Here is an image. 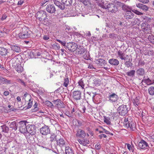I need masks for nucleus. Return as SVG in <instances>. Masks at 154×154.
<instances>
[{
	"instance_id": "37998d69",
	"label": "nucleus",
	"mask_w": 154,
	"mask_h": 154,
	"mask_svg": "<svg viewBox=\"0 0 154 154\" xmlns=\"http://www.w3.org/2000/svg\"><path fill=\"white\" fill-rule=\"evenodd\" d=\"M94 84L96 86H99L100 85V80L98 78H95L94 80Z\"/></svg>"
},
{
	"instance_id": "4c0bfd02",
	"label": "nucleus",
	"mask_w": 154,
	"mask_h": 154,
	"mask_svg": "<svg viewBox=\"0 0 154 154\" xmlns=\"http://www.w3.org/2000/svg\"><path fill=\"white\" fill-rule=\"evenodd\" d=\"M17 58L14 57L10 61V62L11 63L12 66L13 67L17 64L16 61L17 60Z\"/></svg>"
},
{
	"instance_id": "774afa93",
	"label": "nucleus",
	"mask_w": 154,
	"mask_h": 154,
	"mask_svg": "<svg viewBox=\"0 0 154 154\" xmlns=\"http://www.w3.org/2000/svg\"><path fill=\"white\" fill-rule=\"evenodd\" d=\"M95 147L97 149L99 150L100 149L101 146L99 143H98L96 144Z\"/></svg>"
},
{
	"instance_id": "cd10ccee",
	"label": "nucleus",
	"mask_w": 154,
	"mask_h": 154,
	"mask_svg": "<svg viewBox=\"0 0 154 154\" xmlns=\"http://www.w3.org/2000/svg\"><path fill=\"white\" fill-rule=\"evenodd\" d=\"M8 53V49L2 47H0V56L6 55Z\"/></svg>"
},
{
	"instance_id": "72a5a7b5",
	"label": "nucleus",
	"mask_w": 154,
	"mask_h": 154,
	"mask_svg": "<svg viewBox=\"0 0 154 154\" xmlns=\"http://www.w3.org/2000/svg\"><path fill=\"white\" fill-rule=\"evenodd\" d=\"M148 92L150 96H154V86L149 87L148 89Z\"/></svg>"
},
{
	"instance_id": "5701e85b",
	"label": "nucleus",
	"mask_w": 154,
	"mask_h": 154,
	"mask_svg": "<svg viewBox=\"0 0 154 154\" xmlns=\"http://www.w3.org/2000/svg\"><path fill=\"white\" fill-rule=\"evenodd\" d=\"M83 138L82 139H78V141L81 144L84 146H86L88 144L90 143V141L88 140L87 139Z\"/></svg>"
},
{
	"instance_id": "2eb2a0df",
	"label": "nucleus",
	"mask_w": 154,
	"mask_h": 154,
	"mask_svg": "<svg viewBox=\"0 0 154 154\" xmlns=\"http://www.w3.org/2000/svg\"><path fill=\"white\" fill-rule=\"evenodd\" d=\"M141 26L145 33L150 34L151 33V31L150 25L147 23H143L141 25Z\"/></svg>"
},
{
	"instance_id": "c756f323",
	"label": "nucleus",
	"mask_w": 154,
	"mask_h": 154,
	"mask_svg": "<svg viewBox=\"0 0 154 154\" xmlns=\"http://www.w3.org/2000/svg\"><path fill=\"white\" fill-rule=\"evenodd\" d=\"M132 59L130 60V58L128 59V60L125 62L124 64L125 66L128 68L131 67L133 66V63H132Z\"/></svg>"
},
{
	"instance_id": "e433bc0d",
	"label": "nucleus",
	"mask_w": 154,
	"mask_h": 154,
	"mask_svg": "<svg viewBox=\"0 0 154 154\" xmlns=\"http://www.w3.org/2000/svg\"><path fill=\"white\" fill-rule=\"evenodd\" d=\"M61 2L66 6H70L72 3V0H61Z\"/></svg>"
},
{
	"instance_id": "bb28decb",
	"label": "nucleus",
	"mask_w": 154,
	"mask_h": 154,
	"mask_svg": "<svg viewBox=\"0 0 154 154\" xmlns=\"http://www.w3.org/2000/svg\"><path fill=\"white\" fill-rule=\"evenodd\" d=\"M14 68L19 73H21L23 71V67L19 63H18L16 66L14 67Z\"/></svg>"
},
{
	"instance_id": "7c9ffc66",
	"label": "nucleus",
	"mask_w": 154,
	"mask_h": 154,
	"mask_svg": "<svg viewBox=\"0 0 154 154\" xmlns=\"http://www.w3.org/2000/svg\"><path fill=\"white\" fill-rule=\"evenodd\" d=\"M47 17V15L46 16V17H45L42 19L40 21V23L45 25H48L49 23V20H48Z\"/></svg>"
},
{
	"instance_id": "f704fd0d",
	"label": "nucleus",
	"mask_w": 154,
	"mask_h": 154,
	"mask_svg": "<svg viewBox=\"0 0 154 154\" xmlns=\"http://www.w3.org/2000/svg\"><path fill=\"white\" fill-rule=\"evenodd\" d=\"M45 105L48 106L49 108L51 109H53L54 107V106L53 104L50 101L47 100L44 102Z\"/></svg>"
},
{
	"instance_id": "f8f14e48",
	"label": "nucleus",
	"mask_w": 154,
	"mask_h": 154,
	"mask_svg": "<svg viewBox=\"0 0 154 154\" xmlns=\"http://www.w3.org/2000/svg\"><path fill=\"white\" fill-rule=\"evenodd\" d=\"M118 8H117L115 5L112 3H109V7L108 9V12L112 13H116L118 11Z\"/></svg>"
},
{
	"instance_id": "7ed1b4c3",
	"label": "nucleus",
	"mask_w": 154,
	"mask_h": 154,
	"mask_svg": "<svg viewBox=\"0 0 154 154\" xmlns=\"http://www.w3.org/2000/svg\"><path fill=\"white\" fill-rule=\"evenodd\" d=\"M129 110V108L127 105L124 104L120 106L117 109L118 113L121 116L126 115Z\"/></svg>"
},
{
	"instance_id": "3c124183",
	"label": "nucleus",
	"mask_w": 154,
	"mask_h": 154,
	"mask_svg": "<svg viewBox=\"0 0 154 154\" xmlns=\"http://www.w3.org/2000/svg\"><path fill=\"white\" fill-rule=\"evenodd\" d=\"M17 82L23 86L26 87V83L22 79H18L17 80Z\"/></svg>"
},
{
	"instance_id": "58836bf2",
	"label": "nucleus",
	"mask_w": 154,
	"mask_h": 154,
	"mask_svg": "<svg viewBox=\"0 0 154 154\" xmlns=\"http://www.w3.org/2000/svg\"><path fill=\"white\" fill-rule=\"evenodd\" d=\"M121 8H122V9L124 11H125L126 12L128 11H130L129 10L131 8L130 6L125 5L124 3L123 4Z\"/></svg>"
},
{
	"instance_id": "423d86ee",
	"label": "nucleus",
	"mask_w": 154,
	"mask_h": 154,
	"mask_svg": "<svg viewBox=\"0 0 154 154\" xmlns=\"http://www.w3.org/2000/svg\"><path fill=\"white\" fill-rule=\"evenodd\" d=\"M78 47V45L76 43L72 42L67 43L65 49H68L70 51L74 52Z\"/></svg>"
},
{
	"instance_id": "4468645a",
	"label": "nucleus",
	"mask_w": 154,
	"mask_h": 154,
	"mask_svg": "<svg viewBox=\"0 0 154 154\" xmlns=\"http://www.w3.org/2000/svg\"><path fill=\"white\" fill-rule=\"evenodd\" d=\"M52 102L55 105V106L58 108H63L65 107V105L60 99H57L54 100Z\"/></svg>"
},
{
	"instance_id": "2f4dec72",
	"label": "nucleus",
	"mask_w": 154,
	"mask_h": 154,
	"mask_svg": "<svg viewBox=\"0 0 154 154\" xmlns=\"http://www.w3.org/2000/svg\"><path fill=\"white\" fill-rule=\"evenodd\" d=\"M147 77V78H145V77H144L142 81V82H144L147 85H150L152 84V83H151L152 81L149 79L148 77Z\"/></svg>"
},
{
	"instance_id": "603ef678",
	"label": "nucleus",
	"mask_w": 154,
	"mask_h": 154,
	"mask_svg": "<svg viewBox=\"0 0 154 154\" xmlns=\"http://www.w3.org/2000/svg\"><path fill=\"white\" fill-rule=\"evenodd\" d=\"M79 85L81 86L82 88V89L84 88V87L85 86V84L83 82V80L81 79L78 82Z\"/></svg>"
},
{
	"instance_id": "680f3d73",
	"label": "nucleus",
	"mask_w": 154,
	"mask_h": 154,
	"mask_svg": "<svg viewBox=\"0 0 154 154\" xmlns=\"http://www.w3.org/2000/svg\"><path fill=\"white\" fill-rule=\"evenodd\" d=\"M28 55L29 57L31 58H33L34 57V52L32 51H30L28 52Z\"/></svg>"
},
{
	"instance_id": "a211bd4d",
	"label": "nucleus",
	"mask_w": 154,
	"mask_h": 154,
	"mask_svg": "<svg viewBox=\"0 0 154 154\" xmlns=\"http://www.w3.org/2000/svg\"><path fill=\"white\" fill-rule=\"evenodd\" d=\"M54 4L60 10H63L65 8V5L62 2H60L56 0H54Z\"/></svg>"
},
{
	"instance_id": "69168bd1",
	"label": "nucleus",
	"mask_w": 154,
	"mask_h": 154,
	"mask_svg": "<svg viewBox=\"0 0 154 154\" xmlns=\"http://www.w3.org/2000/svg\"><path fill=\"white\" fill-rule=\"evenodd\" d=\"M87 94H88V95L89 97L93 99V100L95 99V96L94 93L92 92H87Z\"/></svg>"
},
{
	"instance_id": "a878e982",
	"label": "nucleus",
	"mask_w": 154,
	"mask_h": 154,
	"mask_svg": "<svg viewBox=\"0 0 154 154\" xmlns=\"http://www.w3.org/2000/svg\"><path fill=\"white\" fill-rule=\"evenodd\" d=\"M136 73L137 75L138 76H143L145 74V70L143 68H140L137 70Z\"/></svg>"
},
{
	"instance_id": "aec40b11",
	"label": "nucleus",
	"mask_w": 154,
	"mask_h": 154,
	"mask_svg": "<svg viewBox=\"0 0 154 154\" xmlns=\"http://www.w3.org/2000/svg\"><path fill=\"white\" fill-rule=\"evenodd\" d=\"M76 136L77 137L84 138L86 136V133L84 131L79 129L77 131Z\"/></svg>"
},
{
	"instance_id": "864d4df0",
	"label": "nucleus",
	"mask_w": 154,
	"mask_h": 154,
	"mask_svg": "<svg viewBox=\"0 0 154 154\" xmlns=\"http://www.w3.org/2000/svg\"><path fill=\"white\" fill-rule=\"evenodd\" d=\"M69 83V80L68 78L65 79L63 83V85L66 87H67Z\"/></svg>"
},
{
	"instance_id": "c9c22d12",
	"label": "nucleus",
	"mask_w": 154,
	"mask_h": 154,
	"mask_svg": "<svg viewBox=\"0 0 154 154\" xmlns=\"http://www.w3.org/2000/svg\"><path fill=\"white\" fill-rule=\"evenodd\" d=\"M2 132L5 133H8L9 131V128L6 125H4L1 126Z\"/></svg>"
},
{
	"instance_id": "f03ea898",
	"label": "nucleus",
	"mask_w": 154,
	"mask_h": 154,
	"mask_svg": "<svg viewBox=\"0 0 154 154\" xmlns=\"http://www.w3.org/2000/svg\"><path fill=\"white\" fill-rule=\"evenodd\" d=\"M31 34V31L27 27H23L22 31L19 34V37L21 39H26L30 38Z\"/></svg>"
},
{
	"instance_id": "dca6fc26",
	"label": "nucleus",
	"mask_w": 154,
	"mask_h": 154,
	"mask_svg": "<svg viewBox=\"0 0 154 154\" xmlns=\"http://www.w3.org/2000/svg\"><path fill=\"white\" fill-rule=\"evenodd\" d=\"M118 57L122 60H123L125 62L128 59V55H125L123 51L119 50L118 51Z\"/></svg>"
},
{
	"instance_id": "412c9836",
	"label": "nucleus",
	"mask_w": 154,
	"mask_h": 154,
	"mask_svg": "<svg viewBox=\"0 0 154 154\" xmlns=\"http://www.w3.org/2000/svg\"><path fill=\"white\" fill-rule=\"evenodd\" d=\"M76 50L77 53L78 54H82L86 51V49L84 48L83 46L80 45L78 46V47Z\"/></svg>"
},
{
	"instance_id": "20e7f679",
	"label": "nucleus",
	"mask_w": 154,
	"mask_h": 154,
	"mask_svg": "<svg viewBox=\"0 0 154 154\" xmlns=\"http://www.w3.org/2000/svg\"><path fill=\"white\" fill-rule=\"evenodd\" d=\"M107 98L108 101L114 105L117 103L119 97L116 93L111 92L109 93Z\"/></svg>"
},
{
	"instance_id": "a18cd8bd",
	"label": "nucleus",
	"mask_w": 154,
	"mask_h": 154,
	"mask_svg": "<svg viewBox=\"0 0 154 154\" xmlns=\"http://www.w3.org/2000/svg\"><path fill=\"white\" fill-rule=\"evenodd\" d=\"M56 41L60 43L63 47L65 49L67 43L65 41L58 39H56Z\"/></svg>"
},
{
	"instance_id": "79ce46f5",
	"label": "nucleus",
	"mask_w": 154,
	"mask_h": 154,
	"mask_svg": "<svg viewBox=\"0 0 154 154\" xmlns=\"http://www.w3.org/2000/svg\"><path fill=\"white\" fill-rule=\"evenodd\" d=\"M135 70H131L126 73V74L130 77H133L134 76Z\"/></svg>"
},
{
	"instance_id": "6ab92c4d",
	"label": "nucleus",
	"mask_w": 154,
	"mask_h": 154,
	"mask_svg": "<svg viewBox=\"0 0 154 154\" xmlns=\"http://www.w3.org/2000/svg\"><path fill=\"white\" fill-rule=\"evenodd\" d=\"M136 6L140 9V11H147L149 9V7L148 6L141 3L137 4Z\"/></svg>"
},
{
	"instance_id": "c85d7f7f",
	"label": "nucleus",
	"mask_w": 154,
	"mask_h": 154,
	"mask_svg": "<svg viewBox=\"0 0 154 154\" xmlns=\"http://www.w3.org/2000/svg\"><path fill=\"white\" fill-rule=\"evenodd\" d=\"M57 143L60 146H63L65 145V140L63 138H60L59 140H56Z\"/></svg>"
},
{
	"instance_id": "39448f33",
	"label": "nucleus",
	"mask_w": 154,
	"mask_h": 154,
	"mask_svg": "<svg viewBox=\"0 0 154 154\" xmlns=\"http://www.w3.org/2000/svg\"><path fill=\"white\" fill-rule=\"evenodd\" d=\"M28 122L26 121H21L18 123L20 131L22 133H26L27 132V124Z\"/></svg>"
},
{
	"instance_id": "f257e3e1",
	"label": "nucleus",
	"mask_w": 154,
	"mask_h": 154,
	"mask_svg": "<svg viewBox=\"0 0 154 154\" xmlns=\"http://www.w3.org/2000/svg\"><path fill=\"white\" fill-rule=\"evenodd\" d=\"M123 126L125 128H129L131 131H134L136 129V123L131 118H125L123 122Z\"/></svg>"
},
{
	"instance_id": "9b49d317",
	"label": "nucleus",
	"mask_w": 154,
	"mask_h": 154,
	"mask_svg": "<svg viewBox=\"0 0 154 154\" xmlns=\"http://www.w3.org/2000/svg\"><path fill=\"white\" fill-rule=\"evenodd\" d=\"M124 18L128 21H132L134 19V14L131 11H128L125 14Z\"/></svg>"
},
{
	"instance_id": "de8ad7c7",
	"label": "nucleus",
	"mask_w": 154,
	"mask_h": 154,
	"mask_svg": "<svg viewBox=\"0 0 154 154\" xmlns=\"http://www.w3.org/2000/svg\"><path fill=\"white\" fill-rule=\"evenodd\" d=\"M148 39L151 43L154 45V36L152 34L148 36Z\"/></svg>"
},
{
	"instance_id": "8fccbe9b",
	"label": "nucleus",
	"mask_w": 154,
	"mask_h": 154,
	"mask_svg": "<svg viewBox=\"0 0 154 154\" xmlns=\"http://www.w3.org/2000/svg\"><path fill=\"white\" fill-rule=\"evenodd\" d=\"M53 47L56 50H59L60 48V46L59 44L55 42L53 45Z\"/></svg>"
},
{
	"instance_id": "c03bdc74",
	"label": "nucleus",
	"mask_w": 154,
	"mask_h": 154,
	"mask_svg": "<svg viewBox=\"0 0 154 154\" xmlns=\"http://www.w3.org/2000/svg\"><path fill=\"white\" fill-rule=\"evenodd\" d=\"M139 97H136L135 99L133 100V103L134 105L136 107H137L140 104V102L139 100Z\"/></svg>"
},
{
	"instance_id": "49530a36",
	"label": "nucleus",
	"mask_w": 154,
	"mask_h": 154,
	"mask_svg": "<svg viewBox=\"0 0 154 154\" xmlns=\"http://www.w3.org/2000/svg\"><path fill=\"white\" fill-rule=\"evenodd\" d=\"M98 63H100L102 66L103 65H105L106 64V61L103 59H99L97 60Z\"/></svg>"
},
{
	"instance_id": "ea45409f",
	"label": "nucleus",
	"mask_w": 154,
	"mask_h": 154,
	"mask_svg": "<svg viewBox=\"0 0 154 154\" xmlns=\"http://www.w3.org/2000/svg\"><path fill=\"white\" fill-rule=\"evenodd\" d=\"M65 151L66 154H74L73 150L69 147H66Z\"/></svg>"
},
{
	"instance_id": "a19ab883",
	"label": "nucleus",
	"mask_w": 154,
	"mask_h": 154,
	"mask_svg": "<svg viewBox=\"0 0 154 154\" xmlns=\"http://www.w3.org/2000/svg\"><path fill=\"white\" fill-rule=\"evenodd\" d=\"M143 20H144L143 23H146L147 24H148V23L151 22L152 19L151 17L146 16L144 17Z\"/></svg>"
},
{
	"instance_id": "6e6552de",
	"label": "nucleus",
	"mask_w": 154,
	"mask_h": 154,
	"mask_svg": "<svg viewBox=\"0 0 154 154\" xmlns=\"http://www.w3.org/2000/svg\"><path fill=\"white\" fill-rule=\"evenodd\" d=\"M27 129L26 132H28L32 135H35L36 133V128L33 125H27Z\"/></svg>"
},
{
	"instance_id": "052dcab7",
	"label": "nucleus",
	"mask_w": 154,
	"mask_h": 154,
	"mask_svg": "<svg viewBox=\"0 0 154 154\" xmlns=\"http://www.w3.org/2000/svg\"><path fill=\"white\" fill-rule=\"evenodd\" d=\"M65 114L66 115V116H68L69 117L72 118L73 117V113H70L68 111H66L65 113Z\"/></svg>"
},
{
	"instance_id": "f3484780",
	"label": "nucleus",
	"mask_w": 154,
	"mask_h": 154,
	"mask_svg": "<svg viewBox=\"0 0 154 154\" xmlns=\"http://www.w3.org/2000/svg\"><path fill=\"white\" fill-rule=\"evenodd\" d=\"M81 92L80 91H75L73 92L72 97L75 100H80L81 97Z\"/></svg>"
},
{
	"instance_id": "338daca9",
	"label": "nucleus",
	"mask_w": 154,
	"mask_h": 154,
	"mask_svg": "<svg viewBox=\"0 0 154 154\" xmlns=\"http://www.w3.org/2000/svg\"><path fill=\"white\" fill-rule=\"evenodd\" d=\"M117 35L116 34H115L114 33H110L109 34V37L114 39V38H116Z\"/></svg>"
},
{
	"instance_id": "473e14b6",
	"label": "nucleus",
	"mask_w": 154,
	"mask_h": 154,
	"mask_svg": "<svg viewBox=\"0 0 154 154\" xmlns=\"http://www.w3.org/2000/svg\"><path fill=\"white\" fill-rule=\"evenodd\" d=\"M11 48L13 50L19 53L21 51L20 47L16 45H12Z\"/></svg>"
},
{
	"instance_id": "5fc2aeb1",
	"label": "nucleus",
	"mask_w": 154,
	"mask_h": 154,
	"mask_svg": "<svg viewBox=\"0 0 154 154\" xmlns=\"http://www.w3.org/2000/svg\"><path fill=\"white\" fill-rule=\"evenodd\" d=\"M139 20L138 18H134V20H132V21H131V24L132 26L134 25L137 23V22H138Z\"/></svg>"
},
{
	"instance_id": "09e8293b",
	"label": "nucleus",
	"mask_w": 154,
	"mask_h": 154,
	"mask_svg": "<svg viewBox=\"0 0 154 154\" xmlns=\"http://www.w3.org/2000/svg\"><path fill=\"white\" fill-rule=\"evenodd\" d=\"M80 2L82 3L85 6L88 5L90 2L88 0H78Z\"/></svg>"
},
{
	"instance_id": "bf43d9fd",
	"label": "nucleus",
	"mask_w": 154,
	"mask_h": 154,
	"mask_svg": "<svg viewBox=\"0 0 154 154\" xmlns=\"http://www.w3.org/2000/svg\"><path fill=\"white\" fill-rule=\"evenodd\" d=\"M32 105V101H31V98H30L29 100V102L28 104V105L26 109H28L30 108L31 107Z\"/></svg>"
},
{
	"instance_id": "0eeeda50",
	"label": "nucleus",
	"mask_w": 154,
	"mask_h": 154,
	"mask_svg": "<svg viewBox=\"0 0 154 154\" xmlns=\"http://www.w3.org/2000/svg\"><path fill=\"white\" fill-rule=\"evenodd\" d=\"M47 15V13L45 11L41 10L38 11L37 12L35 15V17L36 19L40 21L41 20L45 17H46Z\"/></svg>"
},
{
	"instance_id": "4be33fe9",
	"label": "nucleus",
	"mask_w": 154,
	"mask_h": 154,
	"mask_svg": "<svg viewBox=\"0 0 154 154\" xmlns=\"http://www.w3.org/2000/svg\"><path fill=\"white\" fill-rule=\"evenodd\" d=\"M18 124L15 121L11 122L9 125V128L11 130L16 131L17 129V127H18Z\"/></svg>"
},
{
	"instance_id": "ddd939ff",
	"label": "nucleus",
	"mask_w": 154,
	"mask_h": 154,
	"mask_svg": "<svg viewBox=\"0 0 154 154\" xmlns=\"http://www.w3.org/2000/svg\"><path fill=\"white\" fill-rule=\"evenodd\" d=\"M46 10L48 13L50 14L54 13L56 11L55 6L53 4H49L47 5Z\"/></svg>"
},
{
	"instance_id": "0e129e2a",
	"label": "nucleus",
	"mask_w": 154,
	"mask_h": 154,
	"mask_svg": "<svg viewBox=\"0 0 154 154\" xmlns=\"http://www.w3.org/2000/svg\"><path fill=\"white\" fill-rule=\"evenodd\" d=\"M104 121L108 125H110L111 124V122L109 120V119L107 118H106V117H104Z\"/></svg>"
},
{
	"instance_id": "6e6d98bb",
	"label": "nucleus",
	"mask_w": 154,
	"mask_h": 154,
	"mask_svg": "<svg viewBox=\"0 0 154 154\" xmlns=\"http://www.w3.org/2000/svg\"><path fill=\"white\" fill-rule=\"evenodd\" d=\"M57 135L55 134H53L51 135V136L50 137V141L51 142H53L54 140H57Z\"/></svg>"
},
{
	"instance_id": "4d7b16f0",
	"label": "nucleus",
	"mask_w": 154,
	"mask_h": 154,
	"mask_svg": "<svg viewBox=\"0 0 154 154\" xmlns=\"http://www.w3.org/2000/svg\"><path fill=\"white\" fill-rule=\"evenodd\" d=\"M132 11L136 14L138 15H142L143 14V13L137 10L133 9L132 10Z\"/></svg>"
},
{
	"instance_id": "b1692460",
	"label": "nucleus",
	"mask_w": 154,
	"mask_h": 154,
	"mask_svg": "<svg viewBox=\"0 0 154 154\" xmlns=\"http://www.w3.org/2000/svg\"><path fill=\"white\" fill-rule=\"evenodd\" d=\"M0 82L3 84H10L12 83V81L8 80L2 76H0Z\"/></svg>"
},
{
	"instance_id": "9d476101",
	"label": "nucleus",
	"mask_w": 154,
	"mask_h": 154,
	"mask_svg": "<svg viewBox=\"0 0 154 154\" xmlns=\"http://www.w3.org/2000/svg\"><path fill=\"white\" fill-rule=\"evenodd\" d=\"M40 131L42 134L46 135L50 133V130L48 126L45 125L40 129Z\"/></svg>"
},
{
	"instance_id": "13d9d810",
	"label": "nucleus",
	"mask_w": 154,
	"mask_h": 154,
	"mask_svg": "<svg viewBox=\"0 0 154 154\" xmlns=\"http://www.w3.org/2000/svg\"><path fill=\"white\" fill-rule=\"evenodd\" d=\"M75 122V125L77 126H80L82 125V123L79 120L76 119Z\"/></svg>"
},
{
	"instance_id": "1a4fd4ad",
	"label": "nucleus",
	"mask_w": 154,
	"mask_h": 154,
	"mask_svg": "<svg viewBox=\"0 0 154 154\" xmlns=\"http://www.w3.org/2000/svg\"><path fill=\"white\" fill-rule=\"evenodd\" d=\"M146 147L149 148L148 143L144 140L143 139L141 140L138 143L137 149L141 150L144 149Z\"/></svg>"
},
{
	"instance_id": "393cba45",
	"label": "nucleus",
	"mask_w": 154,
	"mask_h": 154,
	"mask_svg": "<svg viewBox=\"0 0 154 154\" xmlns=\"http://www.w3.org/2000/svg\"><path fill=\"white\" fill-rule=\"evenodd\" d=\"M109 62L111 65L115 66H117L119 63V62L118 60L114 58L110 59L109 60Z\"/></svg>"
},
{
	"instance_id": "e2e57ef3",
	"label": "nucleus",
	"mask_w": 154,
	"mask_h": 154,
	"mask_svg": "<svg viewBox=\"0 0 154 154\" xmlns=\"http://www.w3.org/2000/svg\"><path fill=\"white\" fill-rule=\"evenodd\" d=\"M123 3H121L119 2H117L115 3V5L117 7V8H118V7H121Z\"/></svg>"
}]
</instances>
